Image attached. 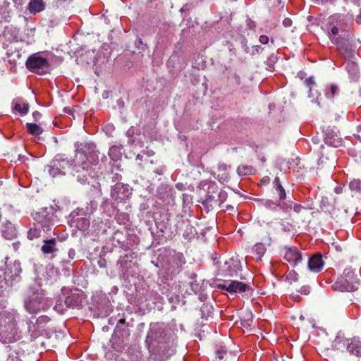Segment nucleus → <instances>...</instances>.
<instances>
[{
	"instance_id": "obj_60",
	"label": "nucleus",
	"mask_w": 361,
	"mask_h": 361,
	"mask_svg": "<svg viewBox=\"0 0 361 361\" xmlns=\"http://www.w3.org/2000/svg\"><path fill=\"white\" fill-rule=\"evenodd\" d=\"M74 255H75V251H74V250L71 249V250L68 251V256H69L71 259H73V258H74Z\"/></svg>"
},
{
	"instance_id": "obj_59",
	"label": "nucleus",
	"mask_w": 361,
	"mask_h": 361,
	"mask_svg": "<svg viewBox=\"0 0 361 361\" xmlns=\"http://www.w3.org/2000/svg\"><path fill=\"white\" fill-rule=\"evenodd\" d=\"M37 231L36 230H30L29 232H28V237L30 239H33L34 236L32 235V233H36Z\"/></svg>"
},
{
	"instance_id": "obj_41",
	"label": "nucleus",
	"mask_w": 361,
	"mask_h": 361,
	"mask_svg": "<svg viewBox=\"0 0 361 361\" xmlns=\"http://www.w3.org/2000/svg\"><path fill=\"white\" fill-rule=\"evenodd\" d=\"M182 207H183V212H184V214H182L181 216L183 217V216H186L187 215L190 216L192 211L190 209V207L189 206V204H182Z\"/></svg>"
},
{
	"instance_id": "obj_20",
	"label": "nucleus",
	"mask_w": 361,
	"mask_h": 361,
	"mask_svg": "<svg viewBox=\"0 0 361 361\" xmlns=\"http://www.w3.org/2000/svg\"><path fill=\"white\" fill-rule=\"evenodd\" d=\"M27 8L30 13L36 14L45 8V4L43 0H31Z\"/></svg>"
},
{
	"instance_id": "obj_30",
	"label": "nucleus",
	"mask_w": 361,
	"mask_h": 361,
	"mask_svg": "<svg viewBox=\"0 0 361 361\" xmlns=\"http://www.w3.org/2000/svg\"><path fill=\"white\" fill-rule=\"evenodd\" d=\"M274 184L275 185V190H276L277 195L279 197V199L281 200H284L286 197V192H285L283 188L279 183V178H275V180L274 181Z\"/></svg>"
},
{
	"instance_id": "obj_21",
	"label": "nucleus",
	"mask_w": 361,
	"mask_h": 361,
	"mask_svg": "<svg viewBox=\"0 0 361 361\" xmlns=\"http://www.w3.org/2000/svg\"><path fill=\"white\" fill-rule=\"evenodd\" d=\"M49 213L48 207H42L38 211L32 212V216L36 221L42 224L47 219Z\"/></svg>"
},
{
	"instance_id": "obj_15",
	"label": "nucleus",
	"mask_w": 361,
	"mask_h": 361,
	"mask_svg": "<svg viewBox=\"0 0 361 361\" xmlns=\"http://www.w3.org/2000/svg\"><path fill=\"white\" fill-rule=\"evenodd\" d=\"M350 338L344 336V335L338 334L333 343V347L339 351L343 352L348 350Z\"/></svg>"
},
{
	"instance_id": "obj_57",
	"label": "nucleus",
	"mask_w": 361,
	"mask_h": 361,
	"mask_svg": "<svg viewBox=\"0 0 361 361\" xmlns=\"http://www.w3.org/2000/svg\"><path fill=\"white\" fill-rule=\"evenodd\" d=\"M225 354V351H224L223 350H218L216 351V355L218 356V357L221 360L224 358V355Z\"/></svg>"
},
{
	"instance_id": "obj_45",
	"label": "nucleus",
	"mask_w": 361,
	"mask_h": 361,
	"mask_svg": "<svg viewBox=\"0 0 361 361\" xmlns=\"http://www.w3.org/2000/svg\"><path fill=\"white\" fill-rule=\"evenodd\" d=\"M7 361H22L16 354H10L7 358Z\"/></svg>"
},
{
	"instance_id": "obj_54",
	"label": "nucleus",
	"mask_w": 361,
	"mask_h": 361,
	"mask_svg": "<svg viewBox=\"0 0 361 361\" xmlns=\"http://www.w3.org/2000/svg\"><path fill=\"white\" fill-rule=\"evenodd\" d=\"M176 188L180 191H183L185 189V185L182 183H178L176 185Z\"/></svg>"
},
{
	"instance_id": "obj_6",
	"label": "nucleus",
	"mask_w": 361,
	"mask_h": 361,
	"mask_svg": "<svg viewBox=\"0 0 361 361\" xmlns=\"http://www.w3.org/2000/svg\"><path fill=\"white\" fill-rule=\"evenodd\" d=\"M132 195V188L123 183H116L111 187V197L116 203H126Z\"/></svg>"
},
{
	"instance_id": "obj_32",
	"label": "nucleus",
	"mask_w": 361,
	"mask_h": 361,
	"mask_svg": "<svg viewBox=\"0 0 361 361\" xmlns=\"http://www.w3.org/2000/svg\"><path fill=\"white\" fill-rule=\"evenodd\" d=\"M114 332L116 334H119L121 336H128L129 335V325L116 324Z\"/></svg>"
},
{
	"instance_id": "obj_13",
	"label": "nucleus",
	"mask_w": 361,
	"mask_h": 361,
	"mask_svg": "<svg viewBox=\"0 0 361 361\" xmlns=\"http://www.w3.org/2000/svg\"><path fill=\"white\" fill-rule=\"evenodd\" d=\"M324 265L322 259V255L320 253H316L308 259V269L314 273L320 272Z\"/></svg>"
},
{
	"instance_id": "obj_62",
	"label": "nucleus",
	"mask_w": 361,
	"mask_h": 361,
	"mask_svg": "<svg viewBox=\"0 0 361 361\" xmlns=\"http://www.w3.org/2000/svg\"><path fill=\"white\" fill-rule=\"evenodd\" d=\"M314 4H320L324 2V0H312Z\"/></svg>"
},
{
	"instance_id": "obj_47",
	"label": "nucleus",
	"mask_w": 361,
	"mask_h": 361,
	"mask_svg": "<svg viewBox=\"0 0 361 361\" xmlns=\"http://www.w3.org/2000/svg\"><path fill=\"white\" fill-rule=\"evenodd\" d=\"M241 44H242V47H243V50L246 53H250V51L249 50V47L247 46V40L246 39H243L242 40Z\"/></svg>"
},
{
	"instance_id": "obj_1",
	"label": "nucleus",
	"mask_w": 361,
	"mask_h": 361,
	"mask_svg": "<svg viewBox=\"0 0 361 361\" xmlns=\"http://www.w3.org/2000/svg\"><path fill=\"white\" fill-rule=\"evenodd\" d=\"M75 147V159L73 170V175L78 182L85 183L92 178L91 166L96 165L99 161V152L93 142H77Z\"/></svg>"
},
{
	"instance_id": "obj_7",
	"label": "nucleus",
	"mask_w": 361,
	"mask_h": 361,
	"mask_svg": "<svg viewBox=\"0 0 361 361\" xmlns=\"http://www.w3.org/2000/svg\"><path fill=\"white\" fill-rule=\"evenodd\" d=\"M329 210L331 218L336 221H341L349 218L353 214H356V209L353 204H331Z\"/></svg>"
},
{
	"instance_id": "obj_19",
	"label": "nucleus",
	"mask_w": 361,
	"mask_h": 361,
	"mask_svg": "<svg viewBox=\"0 0 361 361\" xmlns=\"http://www.w3.org/2000/svg\"><path fill=\"white\" fill-rule=\"evenodd\" d=\"M348 351L352 355L361 356V340L356 337L350 338Z\"/></svg>"
},
{
	"instance_id": "obj_55",
	"label": "nucleus",
	"mask_w": 361,
	"mask_h": 361,
	"mask_svg": "<svg viewBox=\"0 0 361 361\" xmlns=\"http://www.w3.org/2000/svg\"><path fill=\"white\" fill-rule=\"evenodd\" d=\"M343 191V186L342 185H337L336 187H335L334 188V192L336 193V194H341L342 193Z\"/></svg>"
},
{
	"instance_id": "obj_40",
	"label": "nucleus",
	"mask_w": 361,
	"mask_h": 361,
	"mask_svg": "<svg viewBox=\"0 0 361 361\" xmlns=\"http://www.w3.org/2000/svg\"><path fill=\"white\" fill-rule=\"evenodd\" d=\"M311 209L310 208V209H307V208H305V207H301V204H295L294 207H293V210L296 212H300L301 211H302L303 214L305 215L307 213L309 212V210Z\"/></svg>"
},
{
	"instance_id": "obj_17",
	"label": "nucleus",
	"mask_w": 361,
	"mask_h": 361,
	"mask_svg": "<svg viewBox=\"0 0 361 361\" xmlns=\"http://www.w3.org/2000/svg\"><path fill=\"white\" fill-rule=\"evenodd\" d=\"M13 110L20 115L24 116L27 114L29 104L23 99L17 98L12 102Z\"/></svg>"
},
{
	"instance_id": "obj_25",
	"label": "nucleus",
	"mask_w": 361,
	"mask_h": 361,
	"mask_svg": "<svg viewBox=\"0 0 361 361\" xmlns=\"http://www.w3.org/2000/svg\"><path fill=\"white\" fill-rule=\"evenodd\" d=\"M26 129L27 132L33 136H39L43 132L42 128L36 123H26Z\"/></svg>"
},
{
	"instance_id": "obj_37",
	"label": "nucleus",
	"mask_w": 361,
	"mask_h": 361,
	"mask_svg": "<svg viewBox=\"0 0 361 361\" xmlns=\"http://www.w3.org/2000/svg\"><path fill=\"white\" fill-rule=\"evenodd\" d=\"M326 143L335 147H338L341 145L342 141L339 137L331 139L329 137H326Z\"/></svg>"
},
{
	"instance_id": "obj_23",
	"label": "nucleus",
	"mask_w": 361,
	"mask_h": 361,
	"mask_svg": "<svg viewBox=\"0 0 361 361\" xmlns=\"http://www.w3.org/2000/svg\"><path fill=\"white\" fill-rule=\"evenodd\" d=\"M228 166L225 164H219V171L218 174V180L221 183L227 182L229 178L228 171Z\"/></svg>"
},
{
	"instance_id": "obj_34",
	"label": "nucleus",
	"mask_w": 361,
	"mask_h": 361,
	"mask_svg": "<svg viewBox=\"0 0 361 361\" xmlns=\"http://www.w3.org/2000/svg\"><path fill=\"white\" fill-rule=\"evenodd\" d=\"M13 283L9 281L8 278L6 277L4 271H0V289L6 288V286H11Z\"/></svg>"
},
{
	"instance_id": "obj_64",
	"label": "nucleus",
	"mask_w": 361,
	"mask_h": 361,
	"mask_svg": "<svg viewBox=\"0 0 361 361\" xmlns=\"http://www.w3.org/2000/svg\"><path fill=\"white\" fill-rule=\"evenodd\" d=\"M356 22H357L358 24H361V17H360V16H357V18H356Z\"/></svg>"
},
{
	"instance_id": "obj_22",
	"label": "nucleus",
	"mask_w": 361,
	"mask_h": 361,
	"mask_svg": "<svg viewBox=\"0 0 361 361\" xmlns=\"http://www.w3.org/2000/svg\"><path fill=\"white\" fill-rule=\"evenodd\" d=\"M266 247L263 243H257L252 248V252L257 261L262 259V257L266 252Z\"/></svg>"
},
{
	"instance_id": "obj_49",
	"label": "nucleus",
	"mask_w": 361,
	"mask_h": 361,
	"mask_svg": "<svg viewBox=\"0 0 361 361\" xmlns=\"http://www.w3.org/2000/svg\"><path fill=\"white\" fill-rule=\"evenodd\" d=\"M283 25L284 27H290L292 25V20L290 18H286L283 20Z\"/></svg>"
},
{
	"instance_id": "obj_24",
	"label": "nucleus",
	"mask_w": 361,
	"mask_h": 361,
	"mask_svg": "<svg viewBox=\"0 0 361 361\" xmlns=\"http://www.w3.org/2000/svg\"><path fill=\"white\" fill-rule=\"evenodd\" d=\"M59 165L60 164L58 159H54L49 166V173L53 178L59 175H65V171H62L61 169L59 167Z\"/></svg>"
},
{
	"instance_id": "obj_35",
	"label": "nucleus",
	"mask_w": 361,
	"mask_h": 361,
	"mask_svg": "<svg viewBox=\"0 0 361 361\" xmlns=\"http://www.w3.org/2000/svg\"><path fill=\"white\" fill-rule=\"evenodd\" d=\"M49 321L50 319L49 317L46 315H42L36 319L35 324L37 326V328L39 329L44 328Z\"/></svg>"
},
{
	"instance_id": "obj_33",
	"label": "nucleus",
	"mask_w": 361,
	"mask_h": 361,
	"mask_svg": "<svg viewBox=\"0 0 361 361\" xmlns=\"http://www.w3.org/2000/svg\"><path fill=\"white\" fill-rule=\"evenodd\" d=\"M107 361H121L120 355L113 350H109L105 353Z\"/></svg>"
},
{
	"instance_id": "obj_28",
	"label": "nucleus",
	"mask_w": 361,
	"mask_h": 361,
	"mask_svg": "<svg viewBox=\"0 0 361 361\" xmlns=\"http://www.w3.org/2000/svg\"><path fill=\"white\" fill-rule=\"evenodd\" d=\"M109 155L110 158L114 161L119 159L121 157V152L120 148L117 146H112L109 150Z\"/></svg>"
},
{
	"instance_id": "obj_18",
	"label": "nucleus",
	"mask_w": 361,
	"mask_h": 361,
	"mask_svg": "<svg viewBox=\"0 0 361 361\" xmlns=\"http://www.w3.org/2000/svg\"><path fill=\"white\" fill-rule=\"evenodd\" d=\"M41 250L44 255L52 254L59 251L56 247V238H53L50 240H44V245L41 247Z\"/></svg>"
},
{
	"instance_id": "obj_16",
	"label": "nucleus",
	"mask_w": 361,
	"mask_h": 361,
	"mask_svg": "<svg viewBox=\"0 0 361 361\" xmlns=\"http://www.w3.org/2000/svg\"><path fill=\"white\" fill-rule=\"evenodd\" d=\"M345 69L349 74L350 80L353 82H357L360 78L357 64L350 60L346 63Z\"/></svg>"
},
{
	"instance_id": "obj_58",
	"label": "nucleus",
	"mask_w": 361,
	"mask_h": 361,
	"mask_svg": "<svg viewBox=\"0 0 361 361\" xmlns=\"http://www.w3.org/2000/svg\"><path fill=\"white\" fill-rule=\"evenodd\" d=\"M164 171H165V167L161 166L159 169H157L154 172L159 175H161L164 173Z\"/></svg>"
},
{
	"instance_id": "obj_42",
	"label": "nucleus",
	"mask_w": 361,
	"mask_h": 361,
	"mask_svg": "<svg viewBox=\"0 0 361 361\" xmlns=\"http://www.w3.org/2000/svg\"><path fill=\"white\" fill-rule=\"evenodd\" d=\"M263 48L260 46L256 45L253 46L252 47V50L250 51V54L251 55H255V54L261 53L263 51Z\"/></svg>"
},
{
	"instance_id": "obj_2",
	"label": "nucleus",
	"mask_w": 361,
	"mask_h": 361,
	"mask_svg": "<svg viewBox=\"0 0 361 361\" xmlns=\"http://www.w3.org/2000/svg\"><path fill=\"white\" fill-rule=\"evenodd\" d=\"M16 314L14 310L0 312V336L6 339L13 338L17 333Z\"/></svg>"
},
{
	"instance_id": "obj_3",
	"label": "nucleus",
	"mask_w": 361,
	"mask_h": 361,
	"mask_svg": "<svg viewBox=\"0 0 361 361\" xmlns=\"http://www.w3.org/2000/svg\"><path fill=\"white\" fill-rule=\"evenodd\" d=\"M328 36L331 41L336 40L341 37L350 36V32L344 27L343 16L335 14L329 18Z\"/></svg>"
},
{
	"instance_id": "obj_31",
	"label": "nucleus",
	"mask_w": 361,
	"mask_h": 361,
	"mask_svg": "<svg viewBox=\"0 0 361 361\" xmlns=\"http://www.w3.org/2000/svg\"><path fill=\"white\" fill-rule=\"evenodd\" d=\"M349 188L355 195L360 193L361 191V181L357 179L351 180L349 183Z\"/></svg>"
},
{
	"instance_id": "obj_48",
	"label": "nucleus",
	"mask_w": 361,
	"mask_h": 361,
	"mask_svg": "<svg viewBox=\"0 0 361 361\" xmlns=\"http://www.w3.org/2000/svg\"><path fill=\"white\" fill-rule=\"evenodd\" d=\"M182 224L185 225L186 231L188 232V234L189 233H192L193 227L189 224V222L188 221H182Z\"/></svg>"
},
{
	"instance_id": "obj_4",
	"label": "nucleus",
	"mask_w": 361,
	"mask_h": 361,
	"mask_svg": "<svg viewBox=\"0 0 361 361\" xmlns=\"http://www.w3.org/2000/svg\"><path fill=\"white\" fill-rule=\"evenodd\" d=\"M26 67L32 73L44 75L50 71V64L39 53L31 55L26 61Z\"/></svg>"
},
{
	"instance_id": "obj_63",
	"label": "nucleus",
	"mask_w": 361,
	"mask_h": 361,
	"mask_svg": "<svg viewBox=\"0 0 361 361\" xmlns=\"http://www.w3.org/2000/svg\"><path fill=\"white\" fill-rule=\"evenodd\" d=\"M136 160H139V161H142V155L141 154H137V157H136Z\"/></svg>"
},
{
	"instance_id": "obj_36",
	"label": "nucleus",
	"mask_w": 361,
	"mask_h": 361,
	"mask_svg": "<svg viewBox=\"0 0 361 361\" xmlns=\"http://www.w3.org/2000/svg\"><path fill=\"white\" fill-rule=\"evenodd\" d=\"M339 93V88L336 85H331L330 91L326 92V97L329 99H333L335 96Z\"/></svg>"
},
{
	"instance_id": "obj_8",
	"label": "nucleus",
	"mask_w": 361,
	"mask_h": 361,
	"mask_svg": "<svg viewBox=\"0 0 361 361\" xmlns=\"http://www.w3.org/2000/svg\"><path fill=\"white\" fill-rule=\"evenodd\" d=\"M240 261L234 257H231L224 262L219 269V274L223 276H237L239 271L241 270Z\"/></svg>"
},
{
	"instance_id": "obj_10",
	"label": "nucleus",
	"mask_w": 361,
	"mask_h": 361,
	"mask_svg": "<svg viewBox=\"0 0 361 361\" xmlns=\"http://www.w3.org/2000/svg\"><path fill=\"white\" fill-rule=\"evenodd\" d=\"M359 283L356 278H350V280L344 277L338 278V280L332 285L334 290L341 292H353L358 289Z\"/></svg>"
},
{
	"instance_id": "obj_14",
	"label": "nucleus",
	"mask_w": 361,
	"mask_h": 361,
	"mask_svg": "<svg viewBox=\"0 0 361 361\" xmlns=\"http://www.w3.org/2000/svg\"><path fill=\"white\" fill-rule=\"evenodd\" d=\"M21 271L20 263L19 262H14L6 267V271L4 273L8 278L9 281L13 283V281L20 276Z\"/></svg>"
},
{
	"instance_id": "obj_12",
	"label": "nucleus",
	"mask_w": 361,
	"mask_h": 361,
	"mask_svg": "<svg viewBox=\"0 0 361 361\" xmlns=\"http://www.w3.org/2000/svg\"><path fill=\"white\" fill-rule=\"evenodd\" d=\"M284 259L294 266L299 264L302 259V253L295 247H284Z\"/></svg>"
},
{
	"instance_id": "obj_50",
	"label": "nucleus",
	"mask_w": 361,
	"mask_h": 361,
	"mask_svg": "<svg viewBox=\"0 0 361 361\" xmlns=\"http://www.w3.org/2000/svg\"><path fill=\"white\" fill-rule=\"evenodd\" d=\"M299 292L301 294L307 295L310 293V287L309 286H302Z\"/></svg>"
},
{
	"instance_id": "obj_29",
	"label": "nucleus",
	"mask_w": 361,
	"mask_h": 361,
	"mask_svg": "<svg viewBox=\"0 0 361 361\" xmlns=\"http://www.w3.org/2000/svg\"><path fill=\"white\" fill-rule=\"evenodd\" d=\"M65 304L68 307H75L78 306V298L76 295H71L66 298Z\"/></svg>"
},
{
	"instance_id": "obj_27",
	"label": "nucleus",
	"mask_w": 361,
	"mask_h": 361,
	"mask_svg": "<svg viewBox=\"0 0 361 361\" xmlns=\"http://www.w3.org/2000/svg\"><path fill=\"white\" fill-rule=\"evenodd\" d=\"M237 172L239 176H249L255 173V169L251 166L242 165L239 166L237 169Z\"/></svg>"
},
{
	"instance_id": "obj_51",
	"label": "nucleus",
	"mask_w": 361,
	"mask_h": 361,
	"mask_svg": "<svg viewBox=\"0 0 361 361\" xmlns=\"http://www.w3.org/2000/svg\"><path fill=\"white\" fill-rule=\"evenodd\" d=\"M142 152L144 154H146L148 157H152L154 154V152L152 149L148 148L143 150Z\"/></svg>"
},
{
	"instance_id": "obj_61",
	"label": "nucleus",
	"mask_w": 361,
	"mask_h": 361,
	"mask_svg": "<svg viewBox=\"0 0 361 361\" xmlns=\"http://www.w3.org/2000/svg\"><path fill=\"white\" fill-rule=\"evenodd\" d=\"M233 209V207L232 204H226V208H225L226 211H231Z\"/></svg>"
},
{
	"instance_id": "obj_5",
	"label": "nucleus",
	"mask_w": 361,
	"mask_h": 361,
	"mask_svg": "<svg viewBox=\"0 0 361 361\" xmlns=\"http://www.w3.org/2000/svg\"><path fill=\"white\" fill-rule=\"evenodd\" d=\"M350 36L341 37L331 42L337 46V49L339 54L345 59L350 61L353 59L355 55V46H354L350 41Z\"/></svg>"
},
{
	"instance_id": "obj_43",
	"label": "nucleus",
	"mask_w": 361,
	"mask_h": 361,
	"mask_svg": "<svg viewBox=\"0 0 361 361\" xmlns=\"http://www.w3.org/2000/svg\"><path fill=\"white\" fill-rule=\"evenodd\" d=\"M189 284L190 286L191 292L196 293V292L199 288V283H197L196 281H190L189 283Z\"/></svg>"
},
{
	"instance_id": "obj_46",
	"label": "nucleus",
	"mask_w": 361,
	"mask_h": 361,
	"mask_svg": "<svg viewBox=\"0 0 361 361\" xmlns=\"http://www.w3.org/2000/svg\"><path fill=\"white\" fill-rule=\"evenodd\" d=\"M259 41L262 44H268L269 39L268 36L262 35L259 37Z\"/></svg>"
},
{
	"instance_id": "obj_39",
	"label": "nucleus",
	"mask_w": 361,
	"mask_h": 361,
	"mask_svg": "<svg viewBox=\"0 0 361 361\" xmlns=\"http://www.w3.org/2000/svg\"><path fill=\"white\" fill-rule=\"evenodd\" d=\"M305 83L306 86L310 88V90H309L310 97H313V94H312V91L313 87L315 85L314 78L312 77L306 78L305 80Z\"/></svg>"
},
{
	"instance_id": "obj_44",
	"label": "nucleus",
	"mask_w": 361,
	"mask_h": 361,
	"mask_svg": "<svg viewBox=\"0 0 361 361\" xmlns=\"http://www.w3.org/2000/svg\"><path fill=\"white\" fill-rule=\"evenodd\" d=\"M183 203H190L192 202V196L190 194L183 193Z\"/></svg>"
},
{
	"instance_id": "obj_9",
	"label": "nucleus",
	"mask_w": 361,
	"mask_h": 361,
	"mask_svg": "<svg viewBox=\"0 0 361 361\" xmlns=\"http://www.w3.org/2000/svg\"><path fill=\"white\" fill-rule=\"evenodd\" d=\"M217 288L222 290H226L231 293H243L251 290L250 286L247 283L238 281H231L230 282H224L217 283Z\"/></svg>"
},
{
	"instance_id": "obj_52",
	"label": "nucleus",
	"mask_w": 361,
	"mask_h": 361,
	"mask_svg": "<svg viewBox=\"0 0 361 361\" xmlns=\"http://www.w3.org/2000/svg\"><path fill=\"white\" fill-rule=\"evenodd\" d=\"M121 175L117 173H114L112 176L113 181H118V183L121 180Z\"/></svg>"
},
{
	"instance_id": "obj_53",
	"label": "nucleus",
	"mask_w": 361,
	"mask_h": 361,
	"mask_svg": "<svg viewBox=\"0 0 361 361\" xmlns=\"http://www.w3.org/2000/svg\"><path fill=\"white\" fill-rule=\"evenodd\" d=\"M32 116L35 121H38L41 118V114L39 111H35L32 113Z\"/></svg>"
},
{
	"instance_id": "obj_26",
	"label": "nucleus",
	"mask_w": 361,
	"mask_h": 361,
	"mask_svg": "<svg viewBox=\"0 0 361 361\" xmlns=\"http://www.w3.org/2000/svg\"><path fill=\"white\" fill-rule=\"evenodd\" d=\"M54 159H58L60 164L59 167L61 169L62 171L70 169L71 166L73 167L74 165V164L71 163L67 158H64L61 155L56 156Z\"/></svg>"
},
{
	"instance_id": "obj_38",
	"label": "nucleus",
	"mask_w": 361,
	"mask_h": 361,
	"mask_svg": "<svg viewBox=\"0 0 361 361\" xmlns=\"http://www.w3.org/2000/svg\"><path fill=\"white\" fill-rule=\"evenodd\" d=\"M298 279V274L295 271H290L286 275V280L291 283L293 281H297Z\"/></svg>"
},
{
	"instance_id": "obj_56",
	"label": "nucleus",
	"mask_w": 361,
	"mask_h": 361,
	"mask_svg": "<svg viewBox=\"0 0 361 361\" xmlns=\"http://www.w3.org/2000/svg\"><path fill=\"white\" fill-rule=\"evenodd\" d=\"M116 324L124 325V326L126 325H129V324L126 322V319L124 317L118 319Z\"/></svg>"
},
{
	"instance_id": "obj_11",
	"label": "nucleus",
	"mask_w": 361,
	"mask_h": 361,
	"mask_svg": "<svg viewBox=\"0 0 361 361\" xmlns=\"http://www.w3.org/2000/svg\"><path fill=\"white\" fill-rule=\"evenodd\" d=\"M41 302V295L39 293H32V294L25 300V308L30 314L36 313L40 310Z\"/></svg>"
}]
</instances>
